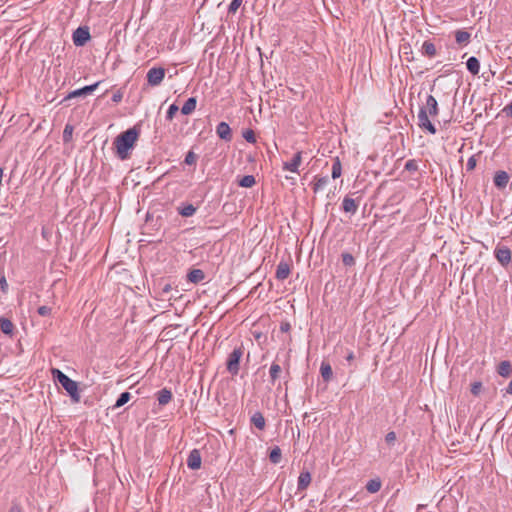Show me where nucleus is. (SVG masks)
I'll list each match as a JSON object with an SVG mask.
<instances>
[{
	"instance_id": "obj_1",
	"label": "nucleus",
	"mask_w": 512,
	"mask_h": 512,
	"mask_svg": "<svg viewBox=\"0 0 512 512\" xmlns=\"http://www.w3.org/2000/svg\"><path fill=\"white\" fill-rule=\"evenodd\" d=\"M439 113L438 103L434 96L428 95L426 103L420 108L418 113V125L421 129L427 130L430 134L436 133L435 126L429 120V115L437 116Z\"/></svg>"
},
{
	"instance_id": "obj_2",
	"label": "nucleus",
	"mask_w": 512,
	"mask_h": 512,
	"mask_svg": "<svg viewBox=\"0 0 512 512\" xmlns=\"http://www.w3.org/2000/svg\"><path fill=\"white\" fill-rule=\"evenodd\" d=\"M139 137V129L132 127L120 135L114 140V145L117 150V155L120 159L124 160L129 156V150L133 148Z\"/></svg>"
},
{
	"instance_id": "obj_3",
	"label": "nucleus",
	"mask_w": 512,
	"mask_h": 512,
	"mask_svg": "<svg viewBox=\"0 0 512 512\" xmlns=\"http://www.w3.org/2000/svg\"><path fill=\"white\" fill-rule=\"evenodd\" d=\"M51 374L54 381L61 384V386L67 391L73 402L78 403L80 401V394L77 382L69 378L66 374L57 368H52Z\"/></svg>"
},
{
	"instance_id": "obj_4",
	"label": "nucleus",
	"mask_w": 512,
	"mask_h": 512,
	"mask_svg": "<svg viewBox=\"0 0 512 512\" xmlns=\"http://www.w3.org/2000/svg\"><path fill=\"white\" fill-rule=\"evenodd\" d=\"M244 354V347L238 346L233 349V351L228 355L226 361L227 371L232 375L236 376L240 370V360Z\"/></svg>"
},
{
	"instance_id": "obj_5",
	"label": "nucleus",
	"mask_w": 512,
	"mask_h": 512,
	"mask_svg": "<svg viewBox=\"0 0 512 512\" xmlns=\"http://www.w3.org/2000/svg\"><path fill=\"white\" fill-rule=\"evenodd\" d=\"M165 69L162 67H153L147 72L146 78L150 86H158L165 77Z\"/></svg>"
},
{
	"instance_id": "obj_6",
	"label": "nucleus",
	"mask_w": 512,
	"mask_h": 512,
	"mask_svg": "<svg viewBox=\"0 0 512 512\" xmlns=\"http://www.w3.org/2000/svg\"><path fill=\"white\" fill-rule=\"evenodd\" d=\"M90 32L88 27H78L72 35L73 43L77 47L84 46L90 40Z\"/></svg>"
},
{
	"instance_id": "obj_7",
	"label": "nucleus",
	"mask_w": 512,
	"mask_h": 512,
	"mask_svg": "<svg viewBox=\"0 0 512 512\" xmlns=\"http://www.w3.org/2000/svg\"><path fill=\"white\" fill-rule=\"evenodd\" d=\"M494 255L498 262L503 266H507L512 260V252L506 246L498 245L494 250Z\"/></svg>"
},
{
	"instance_id": "obj_8",
	"label": "nucleus",
	"mask_w": 512,
	"mask_h": 512,
	"mask_svg": "<svg viewBox=\"0 0 512 512\" xmlns=\"http://www.w3.org/2000/svg\"><path fill=\"white\" fill-rule=\"evenodd\" d=\"M100 84V82H96L92 85H88V86H85L83 88H80V89H77V90H74L72 92H70L65 98L63 101H67V100H70L72 98H76V97H80V96H86V95H89L91 94L92 92H94L96 90V88L98 87V85Z\"/></svg>"
},
{
	"instance_id": "obj_9",
	"label": "nucleus",
	"mask_w": 512,
	"mask_h": 512,
	"mask_svg": "<svg viewBox=\"0 0 512 512\" xmlns=\"http://www.w3.org/2000/svg\"><path fill=\"white\" fill-rule=\"evenodd\" d=\"M201 454L198 449H193L190 451L187 458V466L192 470H197L201 467Z\"/></svg>"
},
{
	"instance_id": "obj_10",
	"label": "nucleus",
	"mask_w": 512,
	"mask_h": 512,
	"mask_svg": "<svg viewBox=\"0 0 512 512\" xmlns=\"http://www.w3.org/2000/svg\"><path fill=\"white\" fill-rule=\"evenodd\" d=\"M301 163H302V152L299 151V152L294 154V156L292 157L291 161L284 162L283 169L287 170V171H290V172L297 173Z\"/></svg>"
},
{
	"instance_id": "obj_11",
	"label": "nucleus",
	"mask_w": 512,
	"mask_h": 512,
	"mask_svg": "<svg viewBox=\"0 0 512 512\" xmlns=\"http://www.w3.org/2000/svg\"><path fill=\"white\" fill-rule=\"evenodd\" d=\"M216 134L218 137L224 141H231L232 140V131L228 123L226 122H220L216 126Z\"/></svg>"
},
{
	"instance_id": "obj_12",
	"label": "nucleus",
	"mask_w": 512,
	"mask_h": 512,
	"mask_svg": "<svg viewBox=\"0 0 512 512\" xmlns=\"http://www.w3.org/2000/svg\"><path fill=\"white\" fill-rule=\"evenodd\" d=\"M290 272H291L290 264L288 262L281 261L277 265L275 277L278 280L283 281L288 278V276L290 275Z\"/></svg>"
},
{
	"instance_id": "obj_13",
	"label": "nucleus",
	"mask_w": 512,
	"mask_h": 512,
	"mask_svg": "<svg viewBox=\"0 0 512 512\" xmlns=\"http://www.w3.org/2000/svg\"><path fill=\"white\" fill-rule=\"evenodd\" d=\"M358 206H359V201H357L349 196H345L342 201V209L346 213L355 214L358 210Z\"/></svg>"
},
{
	"instance_id": "obj_14",
	"label": "nucleus",
	"mask_w": 512,
	"mask_h": 512,
	"mask_svg": "<svg viewBox=\"0 0 512 512\" xmlns=\"http://www.w3.org/2000/svg\"><path fill=\"white\" fill-rule=\"evenodd\" d=\"M494 185L497 188L503 189L507 186L509 182V175L505 171H497L494 175Z\"/></svg>"
},
{
	"instance_id": "obj_15",
	"label": "nucleus",
	"mask_w": 512,
	"mask_h": 512,
	"mask_svg": "<svg viewBox=\"0 0 512 512\" xmlns=\"http://www.w3.org/2000/svg\"><path fill=\"white\" fill-rule=\"evenodd\" d=\"M311 474L309 471H302L298 477L297 489L299 491L306 490L311 483Z\"/></svg>"
},
{
	"instance_id": "obj_16",
	"label": "nucleus",
	"mask_w": 512,
	"mask_h": 512,
	"mask_svg": "<svg viewBox=\"0 0 512 512\" xmlns=\"http://www.w3.org/2000/svg\"><path fill=\"white\" fill-rule=\"evenodd\" d=\"M496 371L502 377L507 378V377L511 376V374H512V364H511V362L508 361V360L501 361L497 365Z\"/></svg>"
},
{
	"instance_id": "obj_17",
	"label": "nucleus",
	"mask_w": 512,
	"mask_h": 512,
	"mask_svg": "<svg viewBox=\"0 0 512 512\" xmlns=\"http://www.w3.org/2000/svg\"><path fill=\"white\" fill-rule=\"evenodd\" d=\"M205 279V273L201 269H192L187 274V280L197 284Z\"/></svg>"
},
{
	"instance_id": "obj_18",
	"label": "nucleus",
	"mask_w": 512,
	"mask_h": 512,
	"mask_svg": "<svg viewBox=\"0 0 512 512\" xmlns=\"http://www.w3.org/2000/svg\"><path fill=\"white\" fill-rule=\"evenodd\" d=\"M251 423L259 430L263 431L266 426V421L263 414L260 411H256L250 419Z\"/></svg>"
},
{
	"instance_id": "obj_19",
	"label": "nucleus",
	"mask_w": 512,
	"mask_h": 512,
	"mask_svg": "<svg viewBox=\"0 0 512 512\" xmlns=\"http://www.w3.org/2000/svg\"><path fill=\"white\" fill-rule=\"evenodd\" d=\"M471 39V34L465 30L455 31V40L460 46H466Z\"/></svg>"
},
{
	"instance_id": "obj_20",
	"label": "nucleus",
	"mask_w": 512,
	"mask_h": 512,
	"mask_svg": "<svg viewBox=\"0 0 512 512\" xmlns=\"http://www.w3.org/2000/svg\"><path fill=\"white\" fill-rule=\"evenodd\" d=\"M172 397V392L166 388L161 389L157 393V401L161 406L167 405L172 400Z\"/></svg>"
},
{
	"instance_id": "obj_21",
	"label": "nucleus",
	"mask_w": 512,
	"mask_h": 512,
	"mask_svg": "<svg viewBox=\"0 0 512 512\" xmlns=\"http://www.w3.org/2000/svg\"><path fill=\"white\" fill-rule=\"evenodd\" d=\"M328 177L327 176H315L314 180L312 182V189L314 193H317L325 188V186L328 183Z\"/></svg>"
},
{
	"instance_id": "obj_22",
	"label": "nucleus",
	"mask_w": 512,
	"mask_h": 512,
	"mask_svg": "<svg viewBox=\"0 0 512 512\" xmlns=\"http://www.w3.org/2000/svg\"><path fill=\"white\" fill-rule=\"evenodd\" d=\"M421 52L423 55L428 56L430 58L434 57L437 53L434 43H432L429 40L423 42Z\"/></svg>"
},
{
	"instance_id": "obj_23",
	"label": "nucleus",
	"mask_w": 512,
	"mask_h": 512,
	"mask_svg": "<svg viewBox=\"0 0 512 512\" xmlns=\"http://www.w3.org/2000/svg\"><path fill=\"white\" fill-rule=\"evenodd\" d=\"M196 104H197V100L195 97L188 98L181 108V113L183 115L191 114L195 110Z\"/></svg>"
},
{
	"instance_id": "obj_24",
	"label": "nucleus",
	"mask_w": 512,
	"mask_h": 512,
	"mask_svg": "<svg viewBox=\"0 0 512 512\" xmlns=\"http://www.w3.org/2000/svg\"><path fill=\"white\" fill-rule=\"evenodd\" d=\"M320 373L325 382H329L332 379L333 371L332 367L327 362H322L320 366Z\"/></svg>"
},
{
	"instance_id": "obj_25",
	"label": "nucleus",
	"mask_w": 512,
	"mask_h": 512,
	"mask_svg": "<svg viewBox=\"0 0 512 512\" xmlns=\"http://www.w3.org/2000/svg\"><path fill=\"white\" fill-rule=\"evenodd\" d=\"M466 66H467V69L468 71L473 74V75H477L479 73V70H480V62L479 60L474 57V56H471L467 62H466Z\"/></svg>"
},
{
	"instance_id": "obj_26",
	"label": "nucleus",
	"mask_w": 512,
	"mask_h": 512,
	"mask_svg": "<svg viewBox=\"0 0 512 512\" xmlns=\"http://www.w3.org/2000/svg\"><path fill=\"white\" fill-rule=\"evenodd\" d=\"M0 329L6 335H12L14 324L7 318H0Z\"/></svg>"
},
{
	"instance_id": "obj_27",
	"label": "nucleus",
	"mask_w": 512,
	"mask_h": 512,
	"mask_svg": "<svg viewBox=\"0 0 512 512\" xmlns=\"http://www.w3.org/2000/svg\"><path fill=\"white\" fill-rule=\"evenodd\" d=\"M282 372V368L279 364L273 362L270 366L269 374H270V382L274 385L276 380L279 378Z\"/></svg>"
},
{
	"instance_id": "obj_28",
	"label": "nucleus",
	"mask_w": 512,
	"mask_h": 512,
	"mask_svg": "<svg viewBox=\"0 0 512 512\" xmlns=\"http://www.w3.org/2000/svg\"><path fill=\"white\" fill-rule=\"evenodd\" d=\"M381 486H382L381 480L379 478H375V479L369 480L365 487L369 493L374 494V493H377L381 489Z\"/></svg>"
},
{
	"instance_id": "obj_29",
	"label": "nucleus",
	"mask_w": 512,
	"mask_h": 512,
	"mask_svg": "<svg viewBox=\"0 0 512 512\" xmlns=\"http://www.w3.org/2000/svg\"><path fill=\"white\" fill-rule=\"evenodd\" d=\"M256 184V179L253 175H245L238 180V185L244 188H251Z\"/></svg>"
},
{
	"instance_id": "obj_30",
	"label": "nucleus",
	"mask_w": 512,
	"mask_h": 512,
	"mask_svg": "<svg viewBox=\"0 0 512 512\" xmlns=\"http://www.w3.org/2000/svg\"><path fill=\"white\" fill-rule=\"evenodd\" d=\"M196 212V207L192 204H187L178 208V213L183 217L193 216Z\"/></svg>"
},
{
	"instance_id": "obj_31",
	"label": "nucleus",
	"mask_w": 512,
	"mask_h": 512,
	"mask_svg": "<svg viewBox=\"0 0 512 512\" xmlns=\"http://www.w3.org/2000/svg\"><path fill=\"white\" fill-rule=\"evenodd\" d=\"M281 459H282L281 449L278 446H275L270 451L269 460L273 464H278V463H280Z\"/></svg>"
},
{
	"instance_id": "obj_32",
	"label": "nucleus",
	"mask_w": 512,
	"mask_h": 512,
	"mask_svg": "<svg viewBox=\"0 0 512 512\" xmlns=\"http://www.w3.org/2000/svg\"><path fill=\"white\" fill-rule=\"evenodd\" d=\"M131 399V394L129 392H123L119 395L116 403L113 405V409H117L125 405Z\"/></svg>"
},
{
	"instance_id": "obj_33",
	"label": "nucleus",
	"mask_w": 512,
	"mask_h": 512,
	"mask_svg": "<svg viewBox=\"0 0 512 512\" xmlns=\"http://www.w3.org/2000/svg\"><path fill=\"white\" fill-rule=\"evenodd\" d=\"M341 173H342L341 162H340V159L338 157H336L334 159L333 165H332V178L333 179L339 178L341 176Z\"/></svg>"
},
{
	"instance_id": "obj_34",
	"label": "nucleus",
	"mask_w": 512,
	"mask_h": 512,
	"mask_svg": "<svg viewBox=\"0 0 512 512\" xmlns=\"http://www.w3.org/2000/svg\"><path fill=\"white\" fill-rule=\"evenodd\" d=\"M482 389H483V384L481 381H475V382L471 383V385H470V392L474 396H479Z\"/></svg>"
},
{
	"instance_id": "obj_35",
	"label": "nucleus",
	"mask_w": 512,
	"mask_h": 512,
	"mask_svg": "<svg viewBox=\"0 0 512 512\" xmlns=\"http://www.w3.org/2000/svg\"><path fill=\"white\" fill-rule=\"evenodd\" d=\"M342 262L345 266L351 267L355 265V259L352 254L345 252L342 253Z\"/></svg>"
},
{
	"instance_id": "obj_36",
	"label": "nucleus",
	"mask_w": 512,
	"mask_h": 512,
	"mask_svg": "<svg viewBox=\"0 0 512 512\" xmlns=\"http://www.w3.org/2000/svg\"><path fill=\"white\" fill-rule=\"evenodd\" d=\"M243 138L248 142V143H256V136H255V133L252 129H247L246 131L243 132Z\"/></svg>"
},
{
	"instance_id": "obj_37",
	"label": "nucleus",
	"mask_w": 512,
	"mask_h": 512,
	"mask_svg": "<svg viewBox=\"0 0 512 512\" xmlns=\"http://www.w3.org/2000/svg\"><path fill=\"white\" fill-rule=\"evenodd\" d=\"M243 0H232L228 7V14H235L242 5Z\"/></svg>"
},
{
	"instance_id": "obj_38",
	"label": "nucleus",
	"mask_w": 512,
	"mask_h": 512,
	"mask_svg": "<svg viewBox=\"0 0 512 512\" xmlns=\"http://www.w3.org/2000/svg\"><path fill=\"white\" fill-rule=\"evenodd\" d=\"M178 111L179 107L176 104H171L167 110L166 119L171 121Z\"/></svg>"
},
{
	"instance_id": "obj_39",
	"label": "nucleus",
	"mask_w": 512,
	"mask_h": 512,
	"mask_svg": "<svg viewBox=\"0 0 512 512\" xmlns=\"http://www.w3.org/2000/svg\"><path fill=\"white\" fill-rule=\"evenodd\" d=\"M197 161V155L193 151H189L184 159V163L187 165H194Z\"/></svg>"
},
{
	"instance_id": "obj_40",
	"label": "nucleus",
	"mask_w": 512,
	"mask_h": 512,
	"mask_svg": "<svg viewBox=\"0 0 512 512\" xmlns=\"http://www.w3.org/2000/svg\"><path fill=\"white\" fill-rule=\"evenodd\" d=\"M405 170L415 172L418 170V162L415 159H410L405 163Z\"/></svg>"
},
{
	"instance_id": "obj_41",
	"label": "nucleus",
	"mask_w": 512,
	"mask_h": 512,
	"mask_svg": "<svg viewBox=\"0 0 512 512\" xmlns=\"http://www.w3.org/2000/svg\"><path fill=\"white\" fill-rule=\"evenodd\" d=\"M73 133V127L71 125H66L63 131V140L64 142H69L71 140Z\"/></svg>"
},
{
	"instance_id": "obj_42",
	"label": "nucleus",
	"mask_w": 512,
	"mask_h": 512,
	"mask_svg": "<svg viewBox=\"0 0 512 512\" xmlns=\"http://www.w3.org/2000/svg\"><path fill=\"white\" fill-rule=\"evenodd\" d=\"M385 441L390 446L394 445L396 441V433L394 431L388 432L385 436Z\"/></svg>"
},
{
	"instance_id": "obj_43",
	"label": "nucleus",
	"mask_w": 512,
	"mask_h": 512,
	"mask_svg": "<svg viewBox=\"0 0 512 512\" xmlns=\"http://www.w3.org/2000/svg\"><path fill=\"white\" fill-rule=\"evenodd\" d=\"M476 163H477V160H476V156L473 155L471 156L468 161H467V164H466V170L467 171H472L475 169L476 167Z\"/></svg>"
},
{
	"instance_id": "obj_44",
	"label": "nucleus",
	"mask_w": 512,
	"mask_h": 512,
	"mask_svg": "<svg viewBox=\"0 0 512 512\" xmlns=\"http://www.w3.org/2000/svg\"><path fill=\"white\" fill-rule=\"evenodd\" d=\"M37 312L40 316L46 317L51 314V308L48 306H40Z\"/></svg>"
},
{
	"instance_id": "obj_45",
	"label": "nucleus",
	"mask_w": 512,
	"mask_h": 512,
	"mask_svg": "<svg viewBox=\"0 0 512 512\" xmlns=\"http://www.w3.org/2000/svg\"><path fill=\"white\" fill-rule=\"evenodd\" d=\"M502 113L508 117H512V102L502 109Z\"/></svg>"
},
{
	"instance_id": "obj_46",
	"label": "nucleus",
	"mask_w": 512,
	"mask_h": 512,
	"mask_svg": "<svg viewBox=\"0 0 512 512\" xmlns=\"http://www.w3.org/2000/svg\"><path fill=\"white\" fill-rule=\"evenodd\" d=\"M8 512H22V507L19 503L13 502Z\"/></svg>"
},
{
	"instance_id": "obj_47",
	"label": "nucleus",
	"mask_w": 512,
	"mask_h": 512,
	"mask_svg": "<svg viewBox=\"0 0 512 512\" xmlns=\"http://www.w3.org/2000/svg\"><path fill=\"white\" fill-rule=\"evenodd\" d=\"M123 98V94L121 91H117L116 93L113 94L112 96V101L115 102V103H119Z\"/></svg>"
},
{
	"instance_id": "obj_48",
	"label": "nucleus",
	"mask_w": 512,
	"mask_h": 512,
	"mask_svg": "<svg viewBox=\"0 0 512 512\" xmlns=\"http://www.w3.org/2000/svg\"><path fill=\"white\" fill-rule=\"evenodd\" d=\"M291 329V325L288 322H282L280 324V331L281 332H288Z\"/></svg>"
},
{
	"instance_id": "obj_49",
	"label": "nucleus",
	"mask_w": 512,
	"mask_h": 512,
	"mask_svg": "<svg viewBox=\"0 0 512 512\" xmlns=\"http://www.w3.org/2000/svg\"><path fill=\"white\" fill-rule=\"evenodd\" d=\"M0 287L3 292H6L8 284L4 276L0 279Z\"/></svg>"
},
{
	"instance_id": "obj_50",
	"label": "nucleus",
	"mask_w": 512,
	"mask_h": 512,
	"mask_svg": "<svg viewBox=\"0 0 512 512\" xmlns=\"http://www.w3.org/2000/svg\"><path fill=\"white\" fill-rule=\"evenodd\" d=\"M172 287L170 284H165L162 288V294H167L171 291Z\"/></svg>"
},
{
	"instance_id": "obj_51",
	"label": "nucleus",
	"mask_w": 512,
	"mask_h": 512,
	"mask_svg": "<svg viewBox=\"0 0 512 512\" xmlns=\"http://www.w3.org/2000/svg\"><path fill=\"white\" fill-rule=\"evenodd\" d=\"M354 358H355V355H354L353 351H350V352L347 354V356H346V360H347L348 362H352V361L354 360Z\"/></svg>"
},
{
	"instance_id": "obj_52",
	"label": "nucleus",
	"mask_w": 512,
	"mask_h": 512,
	"mask_svg": "<svg viewBox=\"0 0 512 512\" xmlns=\"http://www.w3.org/2000/svg\"><path fill=\"white\" fill-rule=\"evenodd\" d=\"M3 169L0 167V185L2 184Z\"/></svg>"
}]
</instances>
